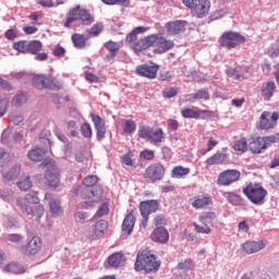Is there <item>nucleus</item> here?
Segmentation results:
<instances>
[{
  "mask_svg": "<svg viewBox=\"0 0 279 279\" xmlns=\"http://www.w3.org/2000/svg\"><path fill=\"white\" fill-rule=\"evenodd\" d=\"M16 204L27 219H34L35 217L36 221H38L45 215V207L40 205V199L36 192L26 194L24 198H17Z\"/></svg>",
  "mask_w": 279,
  "mask_h": 279,
  "instance_id": "1",
  "label": "nucleus"
},
{
  "mask_svg": "<svg viewBox=\"0 0 279 279\" xmlns=\"http://www.w3.org/2000/svg\"><path fill=\"white\" fill-rule=\"evenodd\" d=\"M160 269V262L156 260V256L154 254L144 251L136 256L135 262V271H146V274H151V271H156Z\"/></svg>",
  "mask_w": 279,
  "mask_h": 279,
  "instance_id": "2",
  "label": "nucleus"
},
{
  "mask_svg": "<svg viewBox=\"0 0 279 279\" xmlns=\"http://www.w3.org/2000/svg\"><path fill=\"white\" fill-rule=\"evenodd\" d=\"M75 21H81L83 25H93L95 17L90 14V11L80 8V5L71 9L69 17L64 23V27H71Z\"/></svg>",
  "mask_w": 279,
  "mask_h": 279,
  "instance_id": "3",
  "label": "nucleus"
},
{
  "mask_svg": "<svg viewBox=\"0 0 279 279\" xmlns=\"http://www.w3.org/2000/svg\"><path fill=\"white\" fill-rule=\"evenodd\" d=\"M101 191L97 187H86L78 185L76 187V195L82 197V199H93L89 202H84L83 203V208H94L95 204H97L99 199V194Z\"/></svg>",
  "mask_w": 279,
  "mask_h": 279,
  "instance_id": "4",
  "label": "nucleus"
},
{
  "mask_svg": "<svg viewBox=\"0 0 279 279\" xmlns=\"http://www.w3.org/2000/svg\"><path fill=\"white\" fill-rule=\"evenodd\" d=\"M243 193L247 199L256 206L263 204L265 202V197H267V190L259 184H248L243 189Z\"/></svg>",
  "mask_w": 279,
  "mask_h": 279,
  "instance_id": "5",
  "label": "nucleus"
},
{
  "mask_svg": "<svg viewBox=\"0 0 279 279\" xmlns=\"http://www.w3.org/2000/svg\"><path fill=\"white\" fill-rule=\"evenodd\" d=\"M241 43H245V37L234 32L225 33L220 38V45L226 49H234Z\"/></svg>",
  "mask_w": 279,
  "mask_h": 279,
  "instance_id": "6",
  "label": "nucleus"
},
{
  "mask_svg": "<svg viewBox=\"0 0 279 279\" xmlns=\"http://www.w3.org/2000/svg\"><path fill=\"white\" fill-rule=\"evenodd\" d=\"M144 177L149 182H160L165 178V166L161 163H153L146 168Z\"/></svg>",
  "mask_w": 279,
  "mask_h": 279,
  "instance_id": "7",
  "label": "nucleus"
},
{
  "mask_svg": "<svg viewBox=\"0 0 279 279\" xmlns=\"http://www.w3.org/2000/svg\"><path fill=\"white\" fill-rule=\"evenodd\" d=\"M46 184L49 189L60 187V170L54 165H48L45 173Z\"/></svg>",
  "mask_w": 279,
  "mask_h": 279,
  "instance_id": "8",
  "label": "nucleus"
},
{
  "mask_svg": "<svg viewBox=\"0 0 279 279\" xmlns=\"http://www.w3.org/2000/svg\"><path fill=\"white\" fill-rule=\"evenodd\" d=\"M241 178V172L239 170H225L218 177V184L220 186H230V184H234V182H239Z\"/></svg>",
  "mask_w": 279,
  "mask_h": 279,
  "instance_id": "9",
  "label": "nucleus"
},
{
  "mask_svg": "<svg viewBox=\"0 0 279 279\" xmlns=\"http://www.w3.org/2000/svg\"><path fill=\"white\" fill-rule=\"evenodd\" d=\"M195 269V264L191 259H182L174 268L173 274L177 278L189 279V271Z\"/></svg>",
  "mask_w": 279,
  "mask_h": 279,
  "instance_id": "10",
  "label": "nucleus"
},
{
  "mask_svg": "<svg viewBox=\"0 0 279 279\" xmlns=\"http://www.w3.org/2000/svg\"><path fill=\"white\" fill-rule=\"evenodd\" d=\"M174 46L173 40H169L160 34H153V47H157L159 53H167V51L173 49Z\"/></svg>",
  "mask_w": 279,
  "mask_h": 279,
  "instance_id": "11",
  "label": "nucleus"
},
{
  "mask_svg": "<svg viewBox=\"0 0 279 279\" xmlns=\"http://www.w3.org/2000/svg\"><path fill=\"white\" fill-rule=\"evenodd\" d=\"M189 25V22L177 20L172 22L166 23V32L168 36H178V34H182L186 32V26Z\"/></svg>",
  "mask_w": 279,
  "mask_h": 279,
  "instance_id": "12",
  "label": "nucleus"
},
{
  "mask_svg": "<svg viewBox=\"0 0 279 279\" xmlns=\"http://www.w3.org/2000/svg\"><path fill=\"white\" fill-rule=\"evenodd\" d=\"M191 12L196 19H204L210 12V2L208 0H198L191 9Z\"/></svg>",
  "mask_w": 279,
  "mask_h": 279,
  "instance_id": "13",
  "label": "nucleus"
},
{
  "mask_svg": "<svg viewBox=\"0 0 279 279\" xmlns=\"http://www.w3.org/2000/svg\"><path fill=\"white\" fill-rule=\"evenodd\" d=\"M21 175V165L16 163L11 167L8 171L2 172V182L12 186L19 177Z\"/></svg>",
  "mask_w": 279,
  "mask_h": 279,
  "instance_id": "14",
  "label": "nucleus"
},
{
  "mask_svg": "<svg viewBox=\"0 0 279 279\" xmlns=\"http://www.w3.org/2000/svg\"><path fill=\"white\" fill-rule=\"evenodd\" d=\"M158 208H160V203L156 199L143 201L140 203L141 215H144L145 217H149V215L157 213Z\"/></svg>",
  "mask_w": 279,
  "mask_h": 279,
  "instance_id": "15",
  "label": "nucleus"
},
{
  "mask_svg": "<svg viewBox=\"0 0 279 279\" xmlns=\"http://www.w3.org/2000/svg\"><path fill=\"white\" fill-rule=\"evenodd\" d=\"M136 73L142 77H148L149 80H155L156 75H158V66L143 64L136 68Z\"/></svg>",
  "mask_w": 279,
  "mask_h": 279,
  "instance_id": "16",
  "label": "nucleus"
},
{
  "mask_svg": "<svg viewBox=\"0 0 279 279\" xmlns=\"http://www.w3.org/2000/svg\"><path fill=\"white\" fill-rule=\"evenodd\" d=\"M267 247L265 241H248L243 244V251L246 254H256Z\"/></svg>",
  "mask_w": 279,
  "mask_h": 279,
  "instance_id": "17",
  "label": "nucleus"
},
{
  "mask_svg": "<svg viewBox=\"0 0 279 279\" xmlns=\"http://www.w3.org/2000/svg\"><path fill=\"white\" fill-rule=\"evenodd\" d=\"M149 47H154V34L148 35L135 43L133 45V50L135 53H141V51H145L146 49H149Z\"/></svg>",
  "mask_w": 279,
  "mask_h": 279,
  "instance_id": "18",
  "label": "nucleus"
},
{
  "mask_svg": "<svg viewBox=\"0 0 279 279\" xmlns=\"http://www.w3.org/2000/svg\"><path fill=\"white\" fill-rule=\"evenodd\" d=\"M248 149L252 151V154H262L263 150L267 149V146H265V140H263V137L250 138Z\"/></svg>",
  "mask_w": 279,
  "mask_h": 279,
  "instance_id": "19",
  "label": "nucleus"
},
{
  "mask_svg": "<svg viewBox=\"0 0 279 279\" xmlns=\"http://www.w3.org/2000/svg\"><path fill=\"white\" fill-rule=\"evenodd\" d=\"M151 240L155 243H167L169 241V231L165 227H157L151 233Z\"/></svg>",
  "mask_w": 279,
  "mask_h": 279,
  "instance_id": "20",
  "label": "nucleus"
},
{
  "mask_svg": "<svg viewBox=\"0 0 279 279\" xmlns=\"http://www.w3.org/2000/svg\"><path fill=\"white\" fill-rule=\"evenodd\" d=\"M45 199L48 202L50 210L54 217H62V207H60V202L53 198V195L47 193Z\"/></svg>",
  "mask_w": 279,
  "mask_h": 279,
  "instance_id": "21",
  "label": "nucleus"
},
{
  "mask_svg": "<svg viewBox=\"0 0 279 279\" xmlns=\"http://www.w3.org/2000/svg\"><path fill=\"white\" fill-rule=\"evenodd\" d=\"M40 250V238L34 236L24 250L26 256H36Z\"/></svg>",
  "mask_w": 279,
  "mask_h": 279,
  "instance_id": "22",
  "label": "nucleus"
},
{
  "mask_svg": "<svg viewBox=\"0 0 279 279\" xmlns=\"http://www.w3.org/2000/svg\"><path fill=\"white\" fill-rule=\"evenodd\" d=\"M135 223H136V218L134 217V215L133 214L126 215L122 222V232H124V234H128V236H130V234L134 232Z\"/></svg>",
  "mask_w": 279,
  "mask_h": 279,
  "instance_id": "23",
  "label": "nucleus"
},
{
  "mask_svg": "<svg viewBox=\"0 0 279 279\" xmlns=\"http://www.w3.org/2000/svg\"><path fill=\"white\" fill-rule=\"evenodd\" d=\"M23 135L21 133H12L11 130L5 129L1 135V144L2 145H10L12 141H21Z\"/></svg>",
  "mask_w": 279,
  "mask_h": 279,
  "instance_id": "24",
  "label": "nucleus"
},
{
  "mask_svg": "<svg viewBox=\"0 0 279 279\" xmlns=\"http://www.w3.org/2000/svg\"><path fill=\"white\" fill-rule=\"evenodd\" d=\"M44 88H50L51 90H60L62 83L50 74H44Z\"/></svg>",
  "mask_w": 279,
  "mask_h": 279,
  "instance_id": "25",
  "label": "nucleus"
},
{
  "mask_svg": "<svg viewBox=\"0 0 279 279\" xmlns=\"http://www.w3.org/2000/svg\"><path fill=\"white\" fill-rule=\"evenodd\" d=\"M276 93V83L274 81H269L262 86V96L266 101H269L274 94Z\"/></svg>",
  "mask_w": 279,
  "mask_h": 279,
  "instance_id": "26",
  "label": "nucleus"
},
{
  "mask_svg": "<svg viewBox=\"0 0 279 279\" xmlns=\"http://www.w3.org/2000/svg\"><path fill=\"white\" fill-rule=\"evenodd\" d=\"M105 48L107 51H109V54H107L106 59L107 60H114L117 58V54L119 53V50L121 49V46L119 43L109 40L105 44Z\"/></svg>",
  "mask_w": 279,
  "mask_h": 279,
  "instance_id": "27",
  "label": "nucleus"
},
{
  "mask_svg": "<svg viewBox=\"0 0 279 279\" xmlns=\"http://www.w3.org/2000/svg\"><path fill=\"white\" fill-rule=\"evenodd\" d=\"M27 156L33 162H40L45 160V156H47V150H45L44 148H35L29 150Z\"/></svg>",
  "mask_w": 279,
  "mask_h": 279,
  "instance_id": "28",
  "label": "nucleus"
},
{
  "mask_svg": "<svg viewBox=\"0 0 279 279\" xmlns=\"http://www.w3.org/2000/svg\"><path fill=\"white\" fill-rule=\"evenodd\" d=\"M226 160H228V154L218 151L211 157L207 158L206 165H209V167H213V165H223Z\"/></svg>",
  "mask_w": 279,
  "mask_h": 279,
  "instance_id": "29",
  "label": "nucleus"
},
{
  "mask_svg": "<svg viewBox=\"0 0 279 279\" xmlns=\"http://www.w3.org/2000/svg\"><path fill=\"white\" fill-rule=\"evenodd\" d=\"M125 263V256L123 253H113L108 257V264L110 267H121Z\"/></svg>",
  "mask_w": 279,
  "mask_h": 279,
  "instance_id": "30",
  "label": "nucleus"
},
{
  "mask_svg": "<svg viewBox=\"0 0 279 279\" xmlns=\"http://www.w3.org/2000/svg\"><path fill=\"white\" fill-rule=\"evenodd\" d=\"M106 230H108V221L100 220L96 222V225L93 228L94 235H92V239H97V236H101V234H104Z\"/></svg>",
  "mask_w": 279,
  "mask_h": 279,
  "instance_id": "31",
  "label": "nucleus"
},
{
  "mask_svg": "<svg viewBox=\"0 0 279 279\" xmlns=\"http://www.w3.org/2000/svg\"><path fill=\"white\" fill-rule=\"evenodd\" d=\"M216 219H217V215H215V213L213 211L203 213L199 216L201 223H203V226H209V228L210 226H213Z\"/></svg>",
  "mask_w": 279,
  "mask_h": 279,
  "instance_id": "32",
  "label": "nucleus"
},
{
  "mask_svg": "<svg viewBox=\"0 0 279 279\" xmlns=\"http://www.w3.org/2000/svg\"><path fill=\"white\" fill-rule=\"evenodd\" d=\"M147 29H149V28L145 27V26L135 27L131 33H129L126 35L125 41L134 43V40H136V38L138 37V34H145V32H147Z\"/></svg>",
  "mask_w": 279,
  "mask_h": 279,
  "instance_id": "33",
  "label": "nucleus"
},
{
  "mask_svg": "<svg viewBox=\"0 0 279 279\" xmlns=\"http://www.w3.org/2000/svg\"><path fill=\"white\" fill-rule=\"evenodd\" d=\"M210 204H213L210 196H199L194 199L192 206L193 208H205V206H210Z\"/></svg>",
  "mask_w": 279,
  "mask_h": 279,
  "instance_id": "34",
  "label": "nucleus"
},
{
  "mask_svg": "<svg viewBox=\"0 0 279 279\" xmlns=\"http://www.w3.org/2000/svg\"><path fill=\"white\" fill-rule=\"evenodd\" d=\"M3 271H5L7 274H24L25 272V268H23V266H21L17 263H10L7 266H4Z\"/></svg>",
  "mask_w": 279,
  "mask_h": 279,
  "instance_id": "35",
  "label": "nucleus"
},
{
  "mask_svg": "<svg viewBox=\"0 0 279 279\" xmlns=\"http://www.w3.org/2000/svg\"><path fill=\"white\" fill-rule=\"evenodd\" d=\"M11 104L14 108H21L24 104H27V94L25 93L16 94L12 98Z\"/></svg>",
  "mask_w": 279,
  "mask_h": 279,
  "instance_id": "36",
  "label": "nucleus"
},
{
  "mask_svg": "<svg viewBox=\"0 0 279 279\" xmlns=\"http://www.w3.org/2000/svg\"><path fill=\"white\" fill-rule=\"evenodd\" d=\"M39 51H43V43L40 40L28 41L27 53L36 56Z\"/></svg>",
  "mask_w": 279,
  "mask_h": 279,
  "instance_id": "37",
  "label": "nucleus"
},
{
  "mask_svg": "<svg viewBox=\"0 0 279 279\" xmlns=\"http://www.w3.org/2000/svg\"><path fill=\"white\" fill-rule=\"evenodd\" d=\"M72 43L76 49H84L86 47V37L82 34H73Z\"/></svg>",
  "mask_w": 279,
  "mask_h": 279,
  "instance_id": "38",
  "label": "nucleus"
},
{
  "mask_svg": "<svg viewBox=\"0 0 279 279\" xmlns=\"http://www.w3.org/2000/svg\"><path fill=\"white\" fill-rule=\"evenodd\" d=\"M234 151H241L242 154H245L247 149H250V143H247V140L241 138L234 142L233 144Z\"/></svg>",
  "mask_w": 279,
  "mask_h": 279,
  "instance_id": "39",
  "label": "nucleus"
},
{
  "mask_svg": "<svg viewBox=\"0 0 279 279\" xmlns=\"http://www.w3.org/2000/svg\"><path fill=\"white\" fill-rule=\"evenodd\" d=\"M165 138V133L162 132V129L151 130L150 131V137L148 141L150 143H162V140Z\"/></svg>",
  "mask_w": 279,
  "mask_h": 279,
  "instance_id": "40",
  "label": "nucleus"
},
{
  "mask_svg": "<svg viewBox=\"0 0 279 279\" xmlns=\"http://www.w3.org/2000/svg\"><path fill=\"white\" fill-rule=\"evenodd\" d=\"M16 186L20 191H29V189H32V178L29 175L24 177L16 182Z\"/></svg>",
  "mask_w": 279,
  "mask_h": 279,
  "instance_id": "41",
  "label": "nucleus"
},
{
  "mask_svg": "<svg viewBox=\"0 0 279 279\" xmlns=\"http://www.w3.org/2000/svg\"><path fill=\"white\" fill-rule=\"evenodd\" d=\"M181 114L184 119H199V117L202 116V112L191 108H185L181 110Z\"/></svg>",
  "mask_w": 279,
  "mask_h": 279,
  "instance_id": "42",
  "label": "nucleus"
},
{
  "mask_svg": "<svg viewBox=\"0 0 279 279\" xmlns=\"http://www.w3.org/2000/svg\"><path fill=\"white\" fill-rule=\"evenodd\" d=\"M189 173H191V169L177 166L172 170V178H184V175H189Z\"/></svg>",
  "mask_w": 279,
  "mask_h": 279,
  "instance_id": "43",
  "label": "nucleus"
},
{
  "mask_svg": "<svg viewBox=\"0 0 279 279\" xmlns=\"http://www.w3.org/2000/svg\"><path fill=\"white\" fill-rule=\"evenodd\" d=\"M151 126H140L137 134L140 136V138H144V141H149L150 136H151Z\"/></svg>",
  "mask_w": 279,
  "mask_h": 279,
  "instance_id": "44",
  "label": "nucleus"
},
{
  "mask_svg": "<svg viewBox=\"0 0 279 279\" xmlns=\"http://www.w3.org/2000/svg\"><path fill=\"white\" fill-rule=\"evenodd\" d=\"M33 86L38 90H43L45 88V74H37L33 77Z\"/></svg>",
  "mask_w": 279,
  "mask_h": 279,
  "instance_id": "45",
  "label": "nucleus"
},
{
  "mask_svg": "<svg viewBox=\"0 0 279 279\" xmlns=\"http://www.w3.org/2000/svg\"><path fill=\"white\" fill-rule=\"evenodd\" d=\"M123 132L124 134H134V132H136V123L134 120H124Z\"/></svg>",
  "mask_w": 279,
  "mask_h": 279,
  "instance_id": "46",
  "label": "nucleus"
},
{
  "mask_svg": "<svg viewBox=\"0 0 279 279\" xmlns=\"http://www.w3.org/2000/svg\"><path fill=\"white\" fill-rule=\"evenodd\" d=\"M90 117H92V121L94 123L95 130H101V129L106 128V121L104 119H101V117H99L95 113H92Z\"/></svg>",
  "mask_w": 279,
  "mask_h": 279,
  "instance_id": "47",
  "label": "nucleus"
},
{
  "mask_svg": "<svg viewBox=\"0 0 279 279\" xmlns=\"http://www.w3.org/2000/svg\"><path fill=\"white\" fill-rule=\"evenodd\" d=\"M8 106H10V98L0 95V119L1 117H5Z\"/></svg>",
  "mask_w": 279,
  "mask_h": 279,
  "instance_id": "48",
  "label": "nucleus"
},
{
  "mask_svg": "<svg viewBox=\"0 0 279 279\" xmlns=\"http://www.w3.org/2000/svg\"><path fill=\"white\" fill-rule=\"evenodd\" d=\"M95 184H97V175H89L83 180V185H81V186H85L88 189H97V186H95Z\"/></svg>",
  "mask_w": 279,
  "mask_h": 279,
  "instance_id": "49",
  "label": "nucleus"
},
{
  "mask_svg": "<svg viewBox=\"0 0 279 279\" xmlns=\"http://www.w3.org/2000/svg\"><path fill=\"white\" fill-rule=\"evenodd\" d=\"M226 74L228 75V77H233V80H238V81L245 80V76L233 68L227 69Z\"/></svg>",
  "mask_w": 279,
  "mask_h": 279,
  "instance_id": "50",
  "label": "nucleus"
},
{
  "mask_svg": "<svg viewBox=\"0 0 279 279\" xmlns=\"http://www.w3.org/2000/svg\"><path fill=\"white\" fill-rule=\"evenodd\" d=\"M28 41L22 40L13 44V49L20 53H27Z\"/></svg>",
  "mask_w": 279,
  "mask_h": 279,
  "instance_id": "51",
  "label": "nucleus"
},
{
  "mask_svg": "<svg viewBox=\"0 0 279 279\" xmlns=\"http://www.w3.org/2000/svg\"><path fill=\"white\" fill-rule=\"evenodd\" d=\"M194 228L198 234H210V226L208 225H197V222H194Z\"/></svg>",
  "mask_w": 279,
  "mask_h": 279,
  "instance_id": "52",
  "label": "nucleus"
},
{
  "mask_svg": "<svg viewBox=\"0 0 279 279\" xmlns=\"http://www.w3.org/2000/svg\"><path fill=\"white\" fill-rule=\"evenodd\" d=\"M104 31V24H95L92 28L87 29L88 36H98Z\"/></svg>",
  "mask_w": 279,
  "mask_h": 279,
  "instance_id": "53",
  "label": "nucleus"
},
{
  "mask_svg": "<svg viewBox=\"0 0 279 279\" xmlns=\"http://www.w3.org/2000/svg\"><path fill=\"white\" fill-rule=\"evenodd\" d=\"M269 112H263L260 116L259 128L260 130H269Z\"/></svg>",
  "mask_w": 279,
  "mask_h": 279,
  "instance_id": "54",
  "label": "nucleus"
},
{
  "mask_svg": "<svg viewBox=\"0 0 279 279\" xmlns=\"http://www.w3.org/2000/svg\"><path fill=\"white\" fill-rule=\"evenodd\" d=\"M4 241H9V243L19 244L21 241H23V236L19 233L7 234L4 235Z\"/></svg>",
  "mask_w": 279,
  "mask_h": 279,
  "instance_id": "55",
  "label": "nucleus"
},
{
  "mask_svg": "<svg viewBox=\"0 0 279 279\" xmlns=\"http://www.w3.org/2000/svg\"><path fill=\"white\" fill-rule=\"evenodd\" d=\"M209 97L210 96L208 95V92L206 89H201L192 95V100L193 101H196V99L207 100V99H209Z\"/></svg>",
  "mask_w": 279,
  "mask_h": 279,
  "instance_id": "56",
  "label": "nucleus"
},
{
  "mask_svg": "<svg viewBox=\"0 0 279 279\" xmlns=\"http://www.w3.org/2000/svg\"><path fill=\"white\" fill-rule=\"evenodd\" d=\"M81 132L85 138H90L93 136V129L87 122L82 124Z\"/></svg>",
  "mask_w": 279,
  "mask_h": 279,
  "instance_id": "57",
  "label": "nucleus"
},
{
  "mask_svg": "<svg viewBox=\"0 0 279 279\" xmlns=\"http://www.w3.org/2000/svg\"><path fill=\"white\" fill-rule=\"evenodd\" d=\"M264 140L266 149L267 147H269V145H272V143H278L279 141V133L275 134V135H269L266 137H262Z\"/></svg>",
  "mask_w": 279,
  "mask_h": 279,
  "instance_id": "58",
  "label": "nucleus"
},
{
  "mask_svg": "<svg viewBox=\"0 0 279 279\" xmlns=\"http://www.w3.org/2000/svg\"><path fill=\"white\" fill-rule=\"evenodd\" d=\"M162 95L165 99H172V97H175L178 95V89L175 87L166 88L162 92Z\"/></svg>",
  "mask_w": 279,
  "mask_h": 279,
  "instance_id": "59",
  "label": "nucleus"
},
{
  "mask_svg": "<svg viewBox=\"0 0 279 279\" xmlns=\"http://www.w3.org/2000/svg\"><path fill=\"white\" fill-rule=\"evenodd\" d=\"M13 195H14V192L10 190H0V197L4 202H11Z\"/></svg>",
  "mask_w": 279,
  "mask_h": 279,
  "instance_id": "60",
  "label": "nucleus"
},
{
  "mask_svg": "<svg viewBox=\"0 0 279 279\" xmlns=\"http://www.w3.org/2000/svg\"><path fill=\"white\" fill-rule=\"evenodd\" d=\"M154 223L157 228H165L167 226V219H165V216L159 215L154 218Z\"/></svg>",
  "mask_w": 279,
  "mask_h": 279,
  "instance_id": "61",
  "label": "nucleus"
},
{
  "mask_svg": "<svg viewBox=\"0 0 279 279\" xmlns=\"http://www.w3.org/2000/svg\"><path fill=\"white\" fill-rule=\"evenodd\" d=\"M225 195H226L228 202L230 204H233V206H236V204H239V195H236V194H234L232 192H228Z\"/></svg>",
  "mask_w": 279,
  "mask_h": 279,
  "instance_id": "62",
  "label": "nucleus"
},
{
  "mask_svg": "<svg viewBox=\"0 0 279 279\" xmlns=\"http://www.w3.org/2000/svg\"><path fill=\"white\" fill-rule=\"evenodd\" d=\"M52 53L56 56V58H64L66 50L61 46H56Z\"/></svg>",
  "mask_w": 279,
  "mask_h": 279,
  "instance_id": "63",
  "label": "nucleus"
},
{
  "mask_svg": "<svg viewBox=\"0 0 279 279\" xmlns=\"http://www.w3.org/2000/svg\"><path fill=\"white\" fill-rule=\"evenodd\" d=\"M104 215H108V204L102 203L99 209L97 210L95 217H104Z\"/></svg>",
  "mask_w": 279,
  "mask_h": 279,
  "instance_id": "64",
  "label": "nucleus"
}]
</instances>
